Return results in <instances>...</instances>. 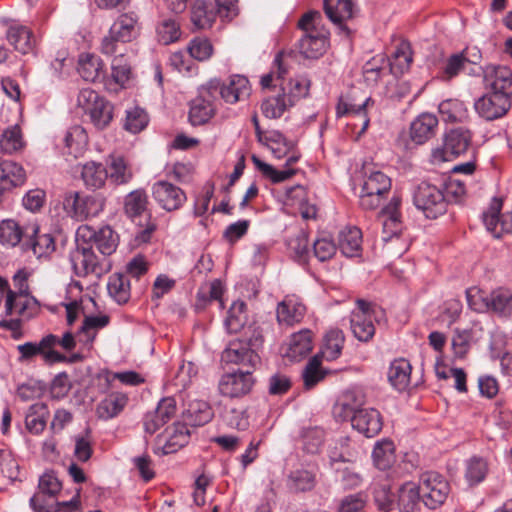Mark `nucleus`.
I'll use <instances>...</instances> for the list:
<instances>
[{
    "mask_svg": "<svg viewBox=\"0 0 512 512\" xmlns=\"http://www.w3.org/2000/svg\"><path fill=\"white\" fill-rule=\"evenodd\" d=\"M298 27L303 35L298 41L301 55L308 59H318L327 50L329 30L323 24V17L318 11L305 13L298 21Z\"/></svg>",
    "mask_w": 512,
    "mask_h": 512,
    "instance_id": "obj_1",
    "label": "nucleus"
},
{
    "mask_svg": "<svg viewBox=\"0 0 512 512\" xmlns=\"http://www.w3.org/2000/svg\"><path fill=\"white\" fill-rule=\"evenodd\" d=\"M141 31L140 17L135 11L121 13L101 41V52L107 56L126 53V44L135 40Z\"/></svg>",
    "mask_w": 512,
    "mask_h": 512,
    "instance_id": "obj_2",
    "label": "nucleus"
},
{
    "mask_svg": "<svg viewBox=\"0 0 512 512\" xmlns=\"http://www.w3.org/2000/svg\"><path fill=\"white\" fill-rule=\"evenodd\" d=\"M362 398L360 394L349 392L345 395L341 407L346 416L352 415V427L367 438H372L382 430V416L377 409L361 408Z\"/></svg>",
    "mask_w": 512,
    "mask_h": 512,
    "instance_id": "obj_3",
    "label": "nucleus"
},
{
    "mask_svg": "<svg viewBox=\"0 0 512 512\" xmlns=\"http://www.w3.org/2000/svg\"><path fill=\"white\" fill-rule=\"evenodd\" d=\"M385 318L384 311L363 299L356 301V309L350 315V329L360 342H369L375 335L374 322Z\"/></svg>",
    "mask_w": 512,
    "mask_h": 512,
    "instance_id": "obj_4",
    "label": "nucleus"
},
{
    "mask_svg": "<svg viewBox=\"0 0 512 512\" xmlns=\"http://www.w3.org/2000/svg\"><path fill=\"white\" fill-rule=\"evenodd\" d=\"M75 242L76 247L70 253V262L77 276L93 274L99 277L109 270V265L105 263L106 259L95 254L92 244L81 240L77 234Z\"/></svg>",
    "mask_w": 512,
    "mask_h": 512,
    "instance_id": "obj_5",
    "label": "nucleus"
},
{
    "mask_svg": "<svg viewBox=\"0 0 512 512\" xmlns=\"http://www.w3.org/2000/svg\"><path fill=\"white\" fill-rule=\"evenodd\" d=\"M401 199L393 196L389 203L382 209L380 217L382 218L381 241H395L399 244L395 250L397 253H405L409 248L408 238L403 235V223L399 208Z\"/></svg>",
    "mask_w": 512,
    "mask_h": 512,
    "instance_id": "obj_6",
    "label": "nucleus"
},
{
    "mask_svg": "<svg viewBox=\"0 0 512 512\" xmlns=\"http://www.w3.org/2000/svg\"><path fill=\"white\" fill-rule=\"evenodd\" d=\"M413 203L428 219H436L447 210V200L443 189L426 181L415 187Z\"/></svg>",
    "mask_w": 512,
    "mask_h": 512,
    "instance_id": "obj_7",
    "label": "nucleus"
},
{
    "mask_svg": "<svg viewBox=\"0 0 512 512\" xmlns=\"http://www.w3.org/2000/svg\"><path fill=\"white\" fill-rule=\"evenodd\" d=\"M391 179L381 171H372L364 179L359 204L364 210H375L381 206L391 189Z\"/></svg>",
    "mask_w": 512,
    "mask_h": 512,
    "instance_id": "obj_8",
    "label": "nucleus"
},
{
    "mask_svg": "<svg viewBox=\"0 0 512 512\" xmlns=\"http://www.w3.org/2000/svg\"><path fill=\"white\" fill-rule=\"evenodd\" d=\"M417 487L421 501L429 509H436L444 504L450 492L448 481L435 471L422 473Z\"/></svg>",
    "mask_w": 512,
    "mask_h": 512,
    "instance_id": "obj_9",
    "label": "nucleus"
},
{
    "mask_svg": "<svg viewBox=\"0 0 512 512\" xmlns=\"http://www.w3.org/2000/svg\"><path fill=\"white\" fill-rule=\"evenodd\" d=\"M476 292L474 289L466 290V299L469 307L477 312L487 309L498 317L510 318L512 316V291L505 288L493 290L487 297L482 299L479 304L476 301Z\"/></svg>",
    "mask_w": 512,
    "mask_h": 512,
    "instance_id": "obj_10",
    "label": "nucleus"
},
{
    "mask_svg": "<svg viewBox=\"0 0 512 512\" xmlns=\"http://www.w3.org/2000/svg\"><path fill=\"white\" fill-rule=\"evenodd\" d=\"M105 199L99 195H82L71 191L65 194L63 207L65 211L77 220L95 217L103 211Z\"/></svg>",
    "mask_w": 512,
    "mask_h": 512,
    "instance_id": "obj_11",
    "label": "nucleus"
},
{
    "mask_svg": "<svg viewBox=\"0 0 512 512\" xmlns=\"http://www.w3.org/2000/svg\"><path fill=\"white\" fill-rule=\"evenodd\" d=\"M76 234L92 246H96L99 252L104 256L112 255L119 245V235L109 225L93 228L89 225L78 227Z\"/></svg>",
    "mask_w": 512,
    "mask_h": 512,
    "instance_id": "obj_12",
    "label": "nucleus"
},
{
    "mask_svg": "<svg viewBox=\"0 0 512 512\" xmlns=\"http://www.w3.org/2000/svg\"><path fill=\"white\" fill-rule=\"evenodd\" d=\"M512 106V92L486 93L474 103L475 111L487 121L505 116Z\"/></svg>",
    "mask_w": 512,
    "mask_h": 512,
    "instance_id": "obj_13",
    "label": "nucleus"
},
{
    "mask_svg": "<svg viewBox=\"0 0 512 512\" xmlns=\"http://www.w3.org/2000/svg\"><path fill=\"white\" fill-rule=\"evenodd\" d=\"M255 378L250 369H238L235 372L225 373L218 383L220 394L228 398H241L252 391Z\"/></svg>",
    "mask_w": 512,
    "mask_h": 512,
    "instance_id": "obj_14",
    "label": "nucleus"
},
{
    "mask_svg": "<svg viewBox=\"0 0 512 512\" xmlns=\"http://www.w3.org/2000/svg\"><path fill=\"white\" fill-rule=\"evenodd\" d=\"M471 133L463 128L450 130L444 138L443 147L433 151L435 161H451L465 153L471 144Z\"/></svg>",
    "mask_w": 512,
    "mask_h": 512,
    "instance_id": "obj_15",
    "label": "nucleus"
},
{
    "mask_svg": "<svg viewBox=\"0 0 512 512\" xmlns=\"http://www.w3.org/2000/svg\"><path fill=\"white\" fill-rule=\"evenodd\" d=\"M152 197L167 212L179 210L187 200L186 193L167 180H158L152 185Z\"/></svg>",
    "mask_w": 512,
    "mask_h": 512,
    "instance_id": "obj_16",
    "label": "nucleus"
},
{
    "mask_svg": "<svg viewBox=\"0 0 512 512\" xmlns=\"http://www.w3.org/2000/svg\"><path fill=\"white\" fill-rule=\"evenodd\" d=\"M212 90L217 91L218 86L202 89L199 95L190 102L189 121L193 126L206 124L216 113V97Z\"/></svg>",
    "mask_w": 512,
    "mask_h": 512,
    "instance_id": "obj_17",
    "label": "nucleus"
},
{
    "mask_svg": "<svg viewBox=\"0 0 512 512\" xmlns=\"http://www.w3.org/2000/svg\"><path fill=\"white\" fill-rule=\"evenodd\" d=\"M36 229V221L20 223L12 219L3 220L0 223V242L10 247L21 245L23 248L26 238L33 235Z\"/></svg>",
    "mask_w": 512,
    "mask_h": 512,
    "instance_id": "obj_18",
    "label": "nucleus"
},
{
    "mask_svg": "<svg viewBox=\"0 0 512 512\" xmlns=\"http://www.w3.org/2000/svg\"><path fill=\"white\" fill-rule=\"evenodd\" d=\"M221 360L226 364H235L250 369L255 368L260 362V357L251 348L249 342L235 340L231 341L222 352Z\"/></svg>",
    "mask_w": 512,
    "mask_h": 512,
    "instance_id": "obj_19",
    "label": "nucleus"
},
{
    "mask_svg": "<svg viewBox=\"0 0 512 512\" xmlns=\"http://www.w3.org/2000/svg\"><path fill=\"white\" fill-rule=\"evenodd\" d=\"M40 493L30 499V506L37 512H56L60 507H71L72 501L57 503V508L42 505L41 495L55 496L61 490V483L53 472L44 473L39 479Z\"/></svg>",
    "mask_w": 512,
    "mask_h": 512,
    "instance_id": "obj_20",
    "label": "nucleus"
},
{
    "mask_svg": "<svg viewBox=\"0 0 512 512\" xmlns=\"http://www.w3.org/2000/svg\"><path fill=\"white\" fill-rule=\"evenodd\" d=\"M483 81L493 92H512V70L506 65L488 64L480 66Z\"/></svg>",
    "mask_w": 512,
    "mask_h": 512,
    "instance_id": "obj_21",
    "label": "nucleus"
},
{
    "mask_svg": "<svg viewBox=\"0 0 512 512\" xmlns=\"http://www.w3.org/2000/svg\"><path fill=\"white\" fill-rule=\"evenodd\" d=\"M210 83H212V86H218L222 99L229 104H235L248 98L251 91L249 80L242 75H232L227 82L221 85L218 81H211Z\"/></svg>",
    "mask_w": 512,
    "mask_h": 512,
    "instance_id": "obj_22",
    "label": "nucleus"
},
{
    "mask_svg": "<svg viewBox=\"0 0 512 512\" xmlns=\"http://www.w3.org/2000/svg\"><path fill=\"white\" fill-rule=\"evenodd\" d=\"M306 313V307L295 295H287L278 303L277 321L280 325L293 326L300 323Z\"/></svg>",
    "mask_w": 512,
    "mask_h": 512,
    "instance_id": "obj_23",
    "label": "nucleus"
},
{
    "mask_svg": "<svg viewBox=\"0 0 512 512\" xmlns=\"http://www.w3.org/2000/svg\"><path fill=\"white\" fill-rule=\"evenodd\" d=\"M324 10L327 17L339 28L340 32L349 36L350 30L344 22L353 17V2L351 0H337L336 4H332V0H324Z\"/></svg>",
    "mask_w": 512,
    "mask_h": 512,
    "instance_id": "obj_24",
    "label": "nucleus"
},
{
    "mask_svg": "<svg viewBox=\"0 0 512 512\" xmlns=\"http://www.w3.org/2000/svg\"><path fill=\"white\" fill-rule=\"evenodd\" d=\"M438 119L434 114L422 113L410 125V137L418 145L431 139L436 132Z\"/></svg>",
    "mask_w": 512,
    "mask_h": 512,
    "instance_id": "obj_25",
    "label": "nucleus"
},
{
    "mask_svg": "<svg viewBox=\"0 0 512 512\" xmlns=\"http://www.w3.org/2000/svg\"><path fill=\"white\" fill-rule=\"evenodd\" d=\"M190 14L191 23L196 30L209 29L216 20L214 4L207 0L194 1Z\"/></svg>",
    "mask_w": 512,
    "mask_h": 512,
    "instance_id": "obj_26",
    "label": "nucleus"
},
{
    "mask_svg": "<svg viewBox=\"0 0 512 512\" xmlns=\"http://www.w3.org/2000/svg\"><path fill=\"white\" fill-rule=\"evenodd\" d=\"M183 421L186 426L199 427L209 423L213 418V410L203 400H193L183 411Z\"/></svg>",
    "mask_w": 512,
    "mask_h": 512,
    "instance_id": "obj_27",
    "label": "nucleus"
},
{
    "mask_svg": "<svg viewBox=\"0 0 512 512\" xmlns=\"http://www.w3.org/2000/svg\"><path fill=\"white\" fill-rule=\"evenodd\" d=\"M128 396L122 392H111L96 406V415L99 419L110 420L118 416L126 407Z\"/></svg>",
    "mask_w": 512,
    "mask_h": 512,
    "instance_id": "obj_28",
    "label": "nucleus"
},
{
    "mask_svg": "<svg viewBox=\"0 0 512 512\" xmlns=\"http://www.w3.org/2000/svg\"><path fill=\"white\" fill-rule=\"evenodd\" d=\"M6 38L14 49L22 54L31 53L35 47V38L32 31L23 25L13 24L9 26Z\"/></svg>",
    "mask_w": 512,
    "mask_h": 512,
    "instance_id": "obj_29",
    "label": "nucleus"
},
{
    "mask_svg": "<svg viewBox=\"0 0 512 512\" xmlns=\"http://www.w3.org/2000/svg\"><path fill=\"white\" fill-rule=\"evenodd\" d=\"M108 179L112 184L125 185L134 174L130 163L121 155H110L107 159Z\"/></svg>",
    "mask_w": 512,
    "mask_h": 512,
    "instance_id": "obj_30",
    "label": "nucleus"
},
{
    "mask_svg": "<svg viewBox=\"0 0 512 512\" xmlns=\"http://www.w3.org/2000/svg\"><path fill=\"white\" fill-rule=\"evenodd\" d=\"M80 176L87 189L98 190L105 186L108 171L102 163L89 161L81 166Z\"/></svg>",
    "mask_w": 512,
    "mask_h": 512,
    "instance_id": "obj_31",
    "label": "nucleus"
},
{
    "mask_svg": "<svg viewBox=\"0 0 512 512\" xmlns=\"http://www.w3.org/2000/svg\"><path fill=\"white\" fill-rule=\"evenodd\" d=\"M56 249L54 237L49 233H40L39 225L37 224L36 232L26 238L23 250H32L37 258L47 257L51 255Z\"/></svg>",
    "mask_w": 512,
    "mask_h": 512,
    "instance_id": "obj_32",
    "label": "nucleus"
},
{
    "mask_svg": "<svg viewBox=\"0 0 512 512\" xmlns=\"http://www.w3.org/2000/svg\"><path fill=\"white\" fill-rule=\"evenodd\" d=\"M420 500L417 485L413 482H406L397 489L395 506L400 512H416Z\"/></svg>",
    "mask_w": 512,
    "mask_h": 512,
    "instance_id": "obj_33",
    "label": "nucleus"
},
{
    "mask_svg": "<svg viewBox=\"0 0 512 512\" xmlns=\"http://www.w3.org/2000/svg\"><path fill=\"white\" fill-rule=\"evenodd\" d=\"M167 439L161 447L162 454H172L177 452L180 448L188 444L190 439V430L183 423H175L172 427L167 429Z\"/></svg>",
    "mask_w": 512,
    "mask_h": 512,
    "instance_id": "obj_34",
    "label": "nucleus"
},
{
    "mask_svg": "<svg viewBox=\"0 0 512 512\" xmlns=\"http://www.w3.org/2000/svg\"><path fill=\"white\" fill-rule=\"evenodd\" d=\"M313 349L312 334L310 330H301L291 336L286 356L293 361H299L307 356Z\"/></svg>",
    "mask_w": 512,
    "mask_h": 512,
    "instance_id": "obj_35",
    "label": "nucleus"
},
{
    "mask_svg": "<svg viewBox=\"0 0 512 512\" xmlns=\"http://www.w3.org/2000/svg\"><path fill=\"white\" fill-rule=\"evenodd\" d=\"M345 342V336L342 330L334 328L329 330L324 336V342L321 347V360L334 361L340 357Z\"/></svg>",
    "mask_w": 512,
    "mask_h": 512,
    "instance_id": "obj_36",
    "label": "nucleus"
},
{
    "mask_svg": "<svg viewBox=\"0 0 512 512\" xmlns=\"http://www.w3.org/2000/svg\"><path fill=\"white\" fill-rule=\"evenodd\" d=\"M48 406L43 402H36L32 404L25 416V427L34 435L41 434L47 424L49 417Z\"/></svg>",
    "mask_w": 512,
    "mask_h": 512,
    "instance_id": "obj_37",
    "label": "nucleus"
},
{
    "mask_svg": "<svg viewBox=\"0 0 512 512\" xmlns=\"http://www.w3.org/2000/svg\"><path fill=\"white\" fill-rule=\"evenodd\" d=\"M411 364L408 360L400 358L391 362L388 370V380L398 391H404L410 383Z\"/></svg>",
    "mask_w": 512,
    "mask_h": 512,
    "instance_id": "obj_38",
    "label": "nucleus"
},
{
    "mask_svg": "<svg viewBox=\"0 0 512 512\" xmlns=\"http://www.w3.org/2000/svg\"><path fill=\"white\" fill-rule=\"evenodd\" d=\"M77 70L82 79L89 82H95L104 75L102 60L89 53L80 55Z\"/></svg>",
    "mask_w": 512,
    "mask_h": 512,
    "instance_id": "obj_39",
    "label": "nucleus"
},
{
    "mask_svg": "<svg viewBox=\"0 0 512 512\" xmlns=\"http://www.w3.org/2000/svg\"><path fill=\"white\" fill-rule=\"evenodd\" d=\"M372 459L379 470L390 469L396 461L394 443L391 440L378 441L374 446Z\"/></svg>",
    "mask_w": 512,
    "mask_h": 512,
    "instance_id": "obj_40",
    "label": "nucleus"
},
{
    "mask_svg": "<svg viewBox=\"0 0 512 512\" xmlns=\"http://www.w3.org/2000/svg\"><path fill=\"white\" fill-rule=\"evenodd\" d=\"M0 181L11 189L22 186L26 181V172L20 164L4 160L0 162Z\"/></svg>",
    "mask_w": 512,
    "mask_h": 512,
    "instance_id": "obj_41",
    "label": "nucleus"
},
{
    "mask_svg": "<svg viewBox=\"0 0 512 512\" xmlns=\"http://www.w3.org/2000/svg\"><path fill=\"white\" fill-rule=\"evenodd\" d=\"M109 295L118 303L125 304L131 297L130 281L121 273H114L109 277L107 283Z\"/></svg>",
    "mask_w": 512,
    "mask_h": 512,
    "instance_id": "obj_42",
    "label": "nucleus"
},
{
    "mask_svg": "<svg viewBox=\"0 0 512 512\" xmlns=\"http://www.w3.org/2000/svg\"><path fill=\"white\" fill-rule=\"evenodd\" d=\"M247 320V305L244 301L237 300L230 306L224 324L229 333H238L244 328Z\"/></svg>",
    "mask_w": 512,
    "mask_h": 512,
    "instance_id": "obj_43",
    "label": "nucleus"
},
{
    "mask_svg": "<svg viewBox=\"0 0 512 512\" xmlns=\"http://www.w3.org/2000/svg\"><path fill=\"white\" fill-rule=\"evenodd\" d=\"M362 233L357 227L343 230L339 236L340 251L347 257L357 256L361 250Z\"/></svg>",
    "mask_w": 512,
    "mask_h": 512,
    "instance_id": "obj_44",
    "label": "nucleus"
},
{
    "mask_svg": "<svg viewBox=\"0 0 512 512\" xmlns=\"http://www.w3.org/2000/svg\"><path fill=\"white\" fill-rule=\"evenodd\" d=\"M327 374L328 371L324 370L321 366L320 355L313 356L302 371L304 388L306 390L314 388L319 382L324 380Z\"/></svg>",
    "mask_w": 512,
    "mask_h": 512,
    "instance_id": "obj_45",
    "label": "nucleus"
},
{
    "mask_svg": "<svg viewBox=\"0 0 512 512\" xmlns=\"http://www.w3.org/2000/svg\"><path fill=\"white\" fill-rule=\"evenodd\" d=\"M25 146L22 131L19 125L5 129L0 137V149L5 154L21 151Z\"/></svg>",
    "mask_w": 512,
    "mask_h": 512,
    "instance_id": "obj_46",
    "label": "nucleus"
},
{
    "mask_svg": "<svg viewBox=\"0 0 512 512\" xmlns=\"http://www.w3.org/2000/svg\"><path fill=\"white\" fill-rule=\"evenodd\" d=\"M488 473L487 461L478 456H473L466 461L465 479L470 486L481 483Z\"/></svg>",
    "mask_w": 512,
    "mask_h": 512,
    "instance_id": "obj_47",
    "label": "nucleus"
},
{
    "mask_svg": "<svg viewBox=\"0 0 512 512\" xmlns=\"http://www.w3.org/2000/svg\"><path fill=\"white\" fill-rule=\"evenodd\" d=\"M148 197L144 190L137 189L125 197L124 211L126 215L134 219L140 216L147 208Z\"/></svg>",
    "mask_w": 512,
    "mask_h": 512,
    "instance_id": "obj_48",
    "label": "nucleus"
},
{
    "mask_svg": "<svg viewBox=\"0 0 512 512\" xmlns=\"http://www.w3.org/2000/svg\"><path fill=\"white\" fill-rule=\"evenodd\" d=\"M64 142L69 153L77 157L87 146L88 136L81 126L75 125L67 130Z\"/></svg>",
    "mask_w": 512,
    "mask_h": 512,
    "instance_id": "obj_49",
    "label": "nucleus"
},
{
    "mask_svg": "<svg viewBox=\"0 0 512 512\" xmlns=\"http://www.w3.org/2000/svg\"><path fill=\"white\" fill-rule=\"evenodd\" d=\"M252 161L255 167L262 173L265 178L271 180L272 183H280L295 175L296 170L286 168L284 170H277L272 165L262 161L257 156H252Z\"/></svg>",
    "mask_w": 512,
    "mask_h": 512,
    "instance_id": "obj_50",
    "label": "nucleus"
},
{
    "mask_svg": "<svg viewBox=\"0 0 512 512\" xmlns=\"http://www.w3.org/2000/svg\"><path fill=\"white\" fill-rule=\"evenodd\" d=\"M292 107L286 98V94L277 95L265 99L261 104V110L265 117L270 119L280 118L283 113Z\"/></svg>",
    "mask_w": 512,
    "mask_h": 512,
    "instance_id": "obj_51",
    "label": "nucleus"
},
{
    "mask_svg": "<svg viewBox=\"0 0 512 512\" xmlns=\"http://www.w3.org/2000/svg\"><path fill=\"white\" fill-rule=\"evenodd\" d=\"M91 122L98 129L106 128L113 118V106L104 98L88 114Z\"/></svg>",
    "mask_w": 512,
    "mask_h": 512,
    "instance_id": "obj_52",
    "label": "nucleus"
},
{
    "mask_svg": "<svg viewBox=\"0 0 512 512\" xmlns=\"http://www.w3.org/2000/svg\"><path fill=\"white\" fill-rule=\"evenodd\" d=\"M439 113L445 121L460 122L466 116L464 103L458 99H447L442 101L438 107Z\"/></svg>",
    "mask_w": 512,
    "mask_h": 512,
    "instance_id": "obj_53",
    "label": "nucleus"
},
{
    "mask_svg": "<svg viewBox=\"0 0 512 512\" xmlns=\"http://www.w3.org/2000/svg\"><path fill=\"white\" fill-rule=\"evenodd\" d=\"M371 101V98L370 97H367L362 103L360 104H355V103H352L348 100H345L343 98H340L339 99V102L336 106V116L338 118L340 117H343L347 114H355V115H364L365 119H364V122H363V126L361 128V131L360 133H363L368 125H369V119L366 117V112H365V109H366V106L368 105V103Z\"/></svg>",
    "mask_w": 512,
    "mask_h": 512,
    "instance_id": "obj_54",
    "label": "nucleus"
},
{
    "mask_svg": "<svg viewBox=\"0 0 512 512\" xmlns=\"http://www.w3.org/2000/svg\"><path fill=\"white\" fill-rule=\"evenodd\" d=\"M501 209L502 201L498 198H494L490 204L489 209L482 215L486 229L496 238L500 237Z\"/></svg>",
    "mask_w": 512,
    "mask_h": 512,
    "instance_id": "obj_55",
    "label": "nucleus"
},
{
    "mask_svg": "<svg viewBox=\"0 0 512 512\" xmlns=\"http://www.w3.org/2000/svg\"><path fill=\"white\" fill-rule=\"evenodd\" d=\"M288 486L295 492H305L315 486V475L307 470L291 472L288 478Z\"/></svg>",
    "mask_w": 512,
    "mask_h": 512,
    "instance_id": "obj_56",
    "label": "nucleus"
},
{
    "mask_svg": "<svg viewBox=\"0 0 512 512\" xmlns=\"http://www.w3.org/2000/svg\"><path fill=\"white\" fill-rule=\"evenodd\" d=\"M157 36L164 45L176 42L181 36L179 23L174 19H164L157 26Z\"/></svg>",
    "mask_w": 512,
    "mask_h": 512,
    "instance_id": "obj_57",
    "label": "nucleus"
},
{
    "mask_svg": "<svg viewBox=\"0 0 512 512\" xmlns=\"http://www.w3.org/2000/svg\"><path fill=\"white\" fill-rule=\"evenodd\" d=\"M289 248L294 254L295 260L301 264H306L310 256L308 235L300 231L289 241Z\"/></svg>",
    "mask_w": 512,
    "mask_h": 512,
    "instance_id": "obj_58",
    "label": "nucleus"
},
{
    "mask_svg": "<svg viewBox=\"0 0 512 512\" xmlns=\"http://www.w3.org/2000/svg\"><path fill=\"white\" fill-rule=\"evenodd\" d=\"M148 122L147 113L142 108L134 107L127 111L124 127L127 131L136 134L145 129Z\"/></svg>",
    "mask_w": 512,
    "mask_h": 512,
    "instance_id": "obj_59",
    "label": "nucleus"
},
{
    "mask_svg": "<svg viewBox=\"0 0 512 512\" xmlns=\"http://www.w3.org/2000/svg\"><path fill=\"white\" fill-rule=\"evenodd\" d=\"M374 501L379 510L389 512L395 507L396 494L386 484L377 485L374 488Z\"/></svg>",
    "mask_w": 512,
    "mask_h": 512,
    "instance_id": "obj_60",
    "label": "nucleus"
},
{
    "mask_svg": "<svg viewBox=\"0 0 512 512\" xmlns=\"http://www.w3.org/2000/svg\"><path fill=\"white\" fill-rule=\"evenodd\" d=\"M125 54H115L114 59L111 63V69H112V78L115 81V83L123 86L129 79L131 75V68L130 65L127 63L126 59L124 58Z\"/></svg>",
    "mask_w": 512,
    "mask_h": 512,
    "instance_id": "obj_61",
    "label": "nucleus"
},
{
    "mask_svg": "<svg viewBox=\"0 0 512 512\" xmlns=\"http://www.w3.org/2000/svg\"><path fill=\"white\" fill-rule=\"evenodd\" d=\"M188 52L191 57L198 61L208 60L213 54V46L209 39L196 37L188 45Z\"/></svg>",
    "mask_w": 512,
    "mask_h": 512,
    "instance_id": "obj_62",
    "label": "nucleus"
},
{
    "mask_svg": "<svg viewBox=\"0 0 512 512\" xmlns=\"http://www.w3.org/2000/svg\"><path fill=\"white\" fill-rule=\"evenodd\" d=\"M282 91L293 106L299 99L308 95L309 83L301 79H291L286 86L282 87Z\"/></svg>",
    "mask_w": 512,
    "mask_h": 512,
    "instance_id": "obj_63",
    "label": "nucleus"
},
{
    "mask_svg": "<svg viewBox=\"0 0 512 512\" xmlns=\"http://www.w3.org/2000/svg\"><path fill=\"white\" fill-rule=\"evenodd\" d=\"M412 63V52L410 45L402 42L393 54V61L391 63L392 69H397L400 73L408 70Z\"/></svg>",
    "mask_w": 512,
    "mask_h": 512,
    "instance_id": "obj_64",
    "label": "nucleus"
}]
</instances>
